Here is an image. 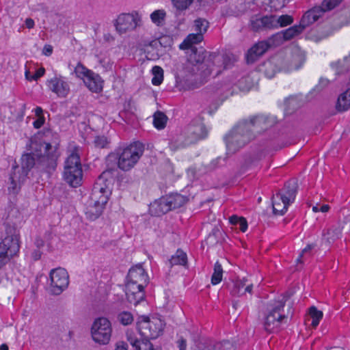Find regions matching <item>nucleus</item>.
<instances>
[{"instance_id":"nucleus-1","label":"nucleus","mask_w":350,"mask_h":350,"mask_svg":"<svg viewBox=\"0 0 350 350\" xmlns=\"http://www.w3.org/2000/svg\"><path fill=\"white\" fill-rule=\"evenodd\" d=\"M206 53L204 51H198L197 48H192L187 58L179 59L176 63V77L189 80L193 77L199 76L200 79H204L209 76L219 75L226 68L223 55L210 53L206 56Z\"/></svg>"},{"instance_id":"nucleus-2","label":"nucleus","mask_w":350,"mask_h":350,"mask_svg":"<svg viewBox=\"0 0 350 350\" xmlns=\"http://www.w3.org/2000/svg\"><path fill=\"white\" fill-rule=\"evenodd\" d=\"M109 193V189L104 184L102 175L99 176L93 187L90 197V204L85 211L87 218L95 220L101 215L104 206L108 201Z\"/></svg>"},{"instance_id":"nucleus-3","label":"nucleus","mask_w":350,"mask_h":350,"mask_svg":"<svg viewBox=\"0 0 350 350\" xmlns=\"http://www.w3.org/2000/svg\"><path fill=\"white\" fill-rule=\"evenodd\" d=\"M255 137L247 120L239 122L224 137L228 154H234Z\"/></svg>"},{"instance_id":"nucleus-4","label":"nucleus","mask_w":350,"mask_h":350,"mask_svg":"<svg viewBox=\"0 0 350 350\" xmlns=\"http://www.w3.org/2000/svg\"><path fill=\"white\" fill-rule=\"evenodd\" d=\"M284 298L270 304L263 322V327L267 332H277L283 323H286L288 317L284 314Z\"/></svg>"},{"instance_id":"nucleus-5","label":"nucleus","mask_w":350,"mask_h":350,"mask_svg":"<svg viewBox=\"0 0 350 350\" xmlns=\"http://www.w3.org/2000/svg\"><path fill=\"white\" fill-rule=\"evenodd\" d=\"M206 135L207 131L202 123L193 122L185 127L183 134H180L172 138L170 146L174 150L183 148L204 138Z\"/></svg>"},{"instance_id":"nucleus-6","label":"nucleus","mask_w":350,"mask_h":350,"mask_svg":"<svg viewBox=\"0 0 350 350\" xmlns=\"http://www.w3.org/2000/svg\"><path fill=\"white\" fill-rule=\"evenodd\" d=\"M63 177L72 187H77L81 183L83 171L77 148L72 150L65 161Z\"/></svg>"},{"instance_id":"nucleus-7","label":"nucleus","mask_w":350,"mask_h":350,"mask_svg":"<svg viewBox=\"0 0 350 350\" xmlns=\"http://www.w3.org/2000/svg\"><path fill=\"white\" fill-rule=\"evenodd\" d=\"M143 152L142 145L137 142L120 149L117 152L118 167L122 171L131 170L137 164Z\"/></svg>"},{"instance_id":"nucleus-8","label":"nucleus","mask_w":350,"mask_h":350,"mask_svg":"<svg viewBox=\"0 0 350 350\" xmlns=\"http://www.w3.org/2000/svg\"><path fill=\"white\" fill-rule=\"evenodd\" d=\"M297 193V187L295 183H287L284 187L272 197L273 213L284 215L288 206L295 201Z\"/></svg>"},{"instance_id":"nucleus-9","label":"nucleus","mask_w":350,"mask_h":350,"mask_svg":"<svg viewBox=\"0 0 350 350\" xmlns=\"http://www.w3.org/2000/svg\"><path fill=\"white\" fill-rule=\"evenodd\" d=\"M91 336L92 340L100 345L109 343L112 327L110 321L105 317H98L94 319L91 326Z\"/></svg>"},{"instance_id":"nucleus-10","label":"nucleus","mask_w":350,"mask_h":350,"mask_svg":"<svg viewBox=\"0 0 350 350\" xmlns=\"http://www.w3.org/2000/svg\"><path fill=\"white\" fill-rule=\"evenodd\" d=\"M164 325L163 321L156 317L150 319L142 316L137 322V329L141 336L150 340L158 338L161 334Z\"/></svg>"},{"instance_id":"nucleus-11","label":"nucleus","mask_w":350,"mask_h":350,"mask_svg":"<svg viewBox=\"0 0 350 350\" xmlns=\"http://www.w3.org/2000/svg\"><path fill=\"white\" fill-rule=\"evenodd\" d=\"M113 25L119 34L126 33L142 25V15L137 11L122 13L114 21Z\"/></svg>"},{"instance_id":"nucleus-12","label":"nucleus","mask_w":350,"mask_h":350,"mask_svg":"<svg viewBox=\"0 0 350 350\" xmlns=\"http://www.w3.org/2000/svg\"><path fill=\"white\" fill-rule=\"evenodd\" d=\"M18 239L16 235L7 236L0 243V269L16 255L20 248Z\"/></svg>"},{"instance_id":"nucleus-13","label":"nucleus","mask_w":350,"mask_h":350,"mask_svg":"<svg viewBox=\"0 0 350 350\" xmlns=\"http://www.w3.org/2000/svg\"><path fill=\"white\" fill-rule=\"evenodd\" d=\"M50 288L53 295H59L68 285V274L66 269L57 268L50 272Z\"/></svg>"},{"instance_id":"nucleus-14","label":"nucleus","mask_w":350,"mask_h":350,"mask_svg":"<svg viewBox=\"0 0 350 350\" xmlns=\"http://www.w3.org/2000/svg\"><path fill=\"white\" fill-rule=\"evenodd\" d=\"M51 148L52 146L50 144H45L44 153L40 154H36L37 167L49 173L55 170L58 157L55 151L50 152Z\"/></svg>"},{"instance_id":"nucleus-15","label":"nucleus","mask_w":350,"mask_h":350,"mask_svg":"<svg viewBox=\"0 0 350 350\" xmlns=\"http://www.w3.org/2000/svg\"><path fill=\"white\" fill-rule=\"evenodd\" d=\"M312 11H307L302 16L299 24L297 25L292 26L284 31H282L284 39L286 40H290L295 38V36L299 35L303 31L306 29V27L312 25L314 22V16H312Z\"/></svg>"},{"instance_id":"nucleus-16","label":"nucleus","mask_w":350,"mask_h":350,"mask_svg":"<svg viewBox=\"0 0 350 350\" xmlns=\"http://www.w3.org/2000/svg\"><path fill=\"white\" fill-rule=\"evenodd\" d=\"M146 286L127 281L126 284V295L128 301L137 306L145 297L144 287Z\"/></svg>"},{"instance_id":"nucleus-17","label":"nucleus","mask_w":350,"mask_h":350,"mask_svg":"<svg viewBox=\"0 0 350 350\" xmlns=\"http://www.w3.org/2000/svg\"><path fill=\"white\" fill-rule=\"evenodd\" d=\"M247 123L250 130L254 134V133H260L272 126L275 124V120L266 116L260 115L250 118Z\"/></svg>"},{"instance_id":"nucleus-18","label":"nucleus","mask_w":350,"mask_h":350,"mask_svg":"<svg viewBox=\"0 0 350 350\" xmlns=\"http://www.w3.org/2000/svg\"><path fill=\"white\" fill-rule=\"evenodd\" d=\"M46 84L49 89L59 97H66L70 92L68 83L62 77H55L48 80Z\"/></svg>"},{"instance_id":"nucleus-19","label":"nucleus","mask_w":350,"mask_h":350,"mask_svg":"<svg viewBox=\"0 0 350 350\" xmlns=\"http://www.w3.org/2000/svg\"><path fill=\"white\" fill-rule=\"evenodd\" d=\"M127 281L146 286L148 283V276L141 265H136L130 269Z\"/></svg>"},{"instance_id":"nucleus-20","label":"nucleus","mask_w":350,"mask_h":350,"mask_svg":"<svg viewBox=\"0 0 350 350\" xmlns=\"http://www.w3.org/2000/svg\"><path fill=\"white\" fill-rule=\"evenodd\" d=\"M342 0H323L321 5L320 6H315L308 11H312V16H314V18L315 21H317L319 18H321L325 12L332 10L337 5H338Z\"/></svg>"},{"instance_id":"nucleus-21","label":"nucleus","mask_w":350,"mask_h":350,"mask_svg":"<svg viewBox=\"0 0 350 350\" xmlns=\"http://www.w3.org/2000/svg\"><path fill=\"white\" fill-rule=\"evenodd\" d=\"M342 234V228L340 225H334L330 228L324 230L322 233V242L329 246L337 239H340Z\"/></svg>"},{"instance_id":"nucleus-22","label":"nucleus","mask_w":350,"mask_h":350,"mask_svg":"<svg viewBox=\"0 0 350 350\" xmlns=\"http://www.w3.org/2000/svg\"><path fill=\"white\" fill-rule=\"evenodd\" d=\"M269 44L267 42H259L254 45L247 53V63L254 62L259 57L262 55L269 49Z\"/></svg>"},{"instance_id":"nucleus-23","label":"nucleus","mask_w":350,"mask_h":350,"mask_svg":"<svg viewBox=\"0 0 350 350\" xmlns=\"http://www.w3.org/2000/svg\"><path fill=\"white\" fill-rule=\"evenodd\" d=\"M170 211L165 196L155 200L151 203L149 207V211L153 216H161Z\"/></svg>"},{"instance_id":"nucleus-24","label":"nucleus","mask_w":350,"mask_h":350,"mask_svg":"<svg viewBox=\"0 0 350 350\" xmlns=\"http://www.w3.org/2000/svg\"><path fill=\"white\" fill-rule=\"evenodd\" d=\"M83 82L86 87L92 92L98 93L103 90V81L100 77L93 71L84 79Z\"/></svg>"},{"instance_id":"nucleus-25","label":"nucleus","mask_w":350,"mask_h":350,"mask_svg":"<svg viewBox=\"0 0 350 350\" xmlns=\"http://www.w3.org/2000/svg\"><path fill=\"white\" fill-rule=\"evenodd\" d=\"M306 59L305 53L299 49H295L292 53V57L290 60V64L286 67L282 68L286 70H292L299 69Z\"/></svg>"},{"instance_id":"nucleus-26","label":"nucleus","mask_w":350,"mask_h":350,"mask_svg":"<svg viewBox=\"0 0 350 350\" xmlns=\"http://www.w3.org/2000/svg\"><path fill=\"white\" fill-rule=\"evenodd\" d=\"M247 280H237L233 282L230 293L234 296H241L245 293H251L253 288L252 284H246Z\"/></svg>"},{"instance_id":"nucleus-27","label":"nucleus","mask_w":350,"mask_h":350,"mask_svg":"<svg viewBox=\"0 0 350 350\" xmlns=\"http://www.w3.org/2000/svg\"><path fill=\"white\" fill-rule=\"evenodd\" d=\"M279 62V57H273L271 59L265 62L262 65H260L259 69L267 77L272 78L279 70V68L277 66V64Z\"/></svg>"},{"instance_id":"nucleus-28","label":"nucleus","mask_w":350,"mask_h":350,"mask_svg":"<svg viewBox=\"0 0 350 350\" xmlns=\"http://www.w3.org/2000/svg\"><path fill=\"white\" fill-rule=\"evenodd\" d=\"M251 27L254 31H258L271 29V16H265L260 18H252Z\"/></svg>"},{"instance_id":"nucleus-29","label":"nucleus","mask_w":350,"mask_h":350,"mask_svg":"<svg viewBox=\"0 0 350 350\" xmlns=\"http://www.w3.org/2000/svg\"><path fill=\"white\" fill-rule=\"evenodd\" d=\"M170 211L183 206L188 201L187 197L179 193H171L165 196Z\"/></svg>"},{"instance_id":"nucleus-30","label":"nucleus","mask_w":350,"mask_h":350,"mask_svg":"<svg viewBox=\"0 0 350 350\" xmlns=\"http://www.w3.org/2000/svg\"><path fill=\"white\" fill-rule=\"evenodd\" d=\"M204 39V36L201 33H190L187 38L184 40L183 43L180 44V48L181 49H190V52H191V49L196 48L193 46V44H197L201 42Z\"/></svg>"},{"instance_id":"nucleus-31","label":"nucleus","mask_w":350,"mask_h":350,"mask_svg":"<svg viewBox=\"0 0 350 350\" xmlns=\"http://www.w3.org/2000/svg\"><path fill=\"white\" fill-rule=\"evenodd\" d=\"M22 172L25 176L34 165L37 167L36 154H25L21 158Z\"/></svg>"},{"instance_id":"nucleus-32","label":"nucleus","mask_w":350,"mask_h":350,"mask_svg":"<svg viewBox=\"0 0 350 350\" xmlns=\"http://www.w3.org/2000/svg\"><path fill=\"white\" fill-rule=\"evenodd\" d=\"M271 20V29H276L279 27H283L293 23V18L288 14L277 16L275 15H270Z\"/></svg>"},{"instance_id":"nucleus-33","label":"nucleus","mask_w":350,"mask_h":350,"mask_svg":"<svg viewBox=\"0 0 350 350\" xmlns=\"http://www.w3.org/2000/svg\"><path fill=\"white\" fill-rule=\"evenodd\" d=\"M170 267L174 265H181L186 267L187 265V254L182 250H178L176 253L172 256L169 260Z\"/></svg>"},{"instance_id":"nucleus-34","label":"nucleus","mask_w":350,"mask_h":350,"mask_svg":"<svg viewBox=\"0 0 350 350\" xmlns=\"http://www.w3.org/2000/svg\"><path fill=\"white\" fill-rule=\"evenodd\" d=\"M336 107L339 111H346L350 108V88L342 93L338 98Z\"/></svg>"},{"instance_id":"nucleus-35","label":"nucleus","mask_w":350,"mask_h":350,"mask_svg":"<svg viewBox=\"0 0 350 350\" xmlns=\"http://www.w3.org/2000/svg\"><path fill=\"white\" fill-rule=\"evenodd\" d=\"M332 66L335 69L337 74H342L350 70V54L341 60L332 63Z\"/></svg>"},{"instance_id":"nucleus-36","label":"nucleus","mask_w":350,"mask_h":350,"mask_svg":"<svg viewBox=\"0 0 350 350\" xmlns=\"http://www.w3.org/2000/svg\"><path fill=\"white\" fill-rule=\"evenodd\" d=\"M167 116L160 111H156L153 115V124L159 130L163 129L167 124Z\"/></svg>"},{"instance_id":"nucleus-37","label":"nucleus","mask_w":350,"mask_h":350,"mask_svg":"<svg viewBox=\"0 0 350 350\" xmlns=\"http://www.w3.org/2000/svg\"><path fill=\"white\" fill-rule=\"evenodd\" d=\"M150 17L154 25L160 27L165 23L166 12L164 10H157L151 13Z\"/></svg>"},{"instance_id":"nucleus-38","label":"nucleus","mask_w":350,"mask_h":350,"mask_svg":"<svg viewBox=\"0 0 350 350\" xmlns=\"http://www.w3.org/2000/svg\"><path fill=\"white\" fill-rule=\"evenodd\" d=\"M223 269L221 265L217 261L214 265L213 273L211 276V284L216 285L222 280Z\"/></svg>"},{"instance_id":"nucleus-39","label":"nucleus","mask_w":350,"mask_h":350,"mask_svg":"<svg viewBox=\"0 0 350 350\" xmlns=\"http://www.w3.org/2000/svg\"><path fill=\"white\" fill-rule=\"evenodd\" d=\"M209 27V23L208 21L204 18H199L194 21V25L193 27V31L196 33H201L202 36L206 32Z\"/></svg>"},{"instance_id":"nucleus-40","label":"nucleus","mask_w":350,"mask_h":350,"mask_svg":"<svg viewBox=\"0 0 350 350\" xmlns=\"http://www.w3.org/2000/svg\"><path fill=\"white\" fill-rule=\"evenodd\" d=\"M152 83L154 85H159L163 81V70L160 66H154L152 68Z\"/></svg>"},{"instance_id":"nucleus-41","label":"nucleus","mask_w":350,"mask_h":350,"mask_svg":"<svg viewBox=\"0 0 350 350\" xmlns=\"http://www.w3.org/2000/svg\"><path fill=\"white\" fill-rule=\"evenodd\" d=\"M309 314L312 319L311 325L315 328L323 318V312L317 310L316 307L312 306L309 309Z\"/></svg>"},{"instance_id":"nucleus-42","label":"nucleus","mask_w":350,"mask_h":350,"mask_svg":"<svg viewBox=\"0 0 350 350\" xmlns=\"http://www.w3.org/2000/svg\"><path fill=\"white\" fill-rule=\"evenodd\" d=\"M92 71V70L87 68L81 62H78L75 68L74 73L77 78H79L83 81L84 79L86 78L89 74H91Z\"/></svg>"},{"instance_id":"nucleus-43","label":"nucleus","mask_w":350,"mask_h":350,"mask_svg":"<svg viewBox=\"0 0 350 350\" xmlns=\"http://www.w3.org/2000/svg\"><path fill=\"white\" fill-rule=\"evenodd\" d=\"M229 345L228 342H218L214 345L209 344L200 346L198 350H228L227 346H229Z\"/></svg>"},{"instance_id":"nucleus-44","label":"nucleus","mask_w":350,"mask_h":350,"mask_svg":"<svg viewBox=\"0 0 350 350\" xmlns=\"http://www.w3.org/2000/svg\"><path fill=\"white\" fill-rule=\"evenodd\" d=\"M284 41H286V39H284V33L282 31L278 32L275 34L273 35L269 39V42H267L269 44V46L271 45H280L282 44Z\"/></svg>"},{"instance_id":"nucleus-45","label":"nucleus","mask_w":350,"mask_h":350,"mask_svg":"<svg viewBox=\"0 0 350 350\" xmlns=\"http://www.w3.org/2000/svg\"><path fill=\"white\" fill-rule=\"evenodd\" d=\"M118 319L124 325H129L133 321V314L129 312H122L120 313Z\"/></svg>"},{"instance_id":"nucleus-46","label":"nucleus","mask_w":350,"mask_h":350,"mask_svg":"<svg viewBox=\"0 0 350 350\" xmlns=\"http://www.w3.org/2000/svg\"><path fill=\"white\" fill-rule=\"evenodd\" d=\"M135 348V350H154L153 345L150 342V339L145 338L140 340Z\"/></svg>"},{"instance_id":"nucleus-47","label":"nucleus","mask_w":350,"mask_h":350,"mask_svg":"<svg viewBox=\"0 0 350 350\" xmlns=\"http://www.w3.org/2000/svg\"><path fill=\"white\" fill-rule=\"evenodd\" d=\"M16 174L14 173L13 175L12 174L10 177V185L8 187V190L10 192L16 193L18 192L19 189L18 183L21 181L19 179L18 181L16 180Z\"/></svg>"},{"instance_id":"nucleus-48","label":"nucleus","mask_w":350,"mask_h":350,"mask_svg":"<svg viewBox=\"0 0 350 350\" xmlns=\"http://www.w3.org/2000/svg\"><path fill=\"white\" fill-rule=\"evenodd\" d=\"M175 7L180 10H186L192 3L193 0H172Z\"/></svg>"},{"instance_id":"nucleus-49","label":"nucleus","mask_w":350,"mask_h":350,"mask_svg":"<svg viewBox=\"0 0 350 350\" xmlns=\"http://www.w3.org/2000/svg\"><path fill=\"white\" fill-rule=\"evenodd\" d=\"M44 72H45L44 68H40L39 69H38L36 70V73L34 75H33V76L31 78H29L28 76L29 71H26L25 72V77L29 81H32V80L36 81L38 79H39L40 77L43 76L44 75Z\"/></svg>"},{"instance_id":"nucleus-50","label":"nucleus","mask_w":350,"mask_h":350,"mask_svg":"<svg viewBox=\"0 0 350 350\" xmlns=\"http://www.w3.org/2000/svg\"><path fill=\"white\" fill-rule=\"evenodd\" d=\"M94 144L98 148H105L108 144V140L105 136H97L94 139Z\"/></svg>"},{"instance_id":"nucleus-51","label":"nucleus","mask_w":350,"mask_h":350,"mask_svg":"<svg viewBox=\"0 0 350 350\" xmlns=\"http://www.w3.org/2000/svg\"><path fill=\"white\" fill-rule=\"evenodd\" d=\"M288 0H270V4L275 10H279L285 6Z\"/></svg>"},{"instance_id":"nucleus-52","label":"nucleus","mask_w":350,"mask_h":350,"mask_svg":"<svg viewBox=\"0 0 350 350\" xmlns=\"http://www.w3.org/2000/svg\"><path fill=\"white\" fill-rule=\"evenodd\" d=\"M329 206L327 204H323V205H319L316 204L312 207V210L314 212H322V213H326L329 211Z\"/></svg>"},{"instance_id":"nucleus-53","label":"nucleus","mask_w":350,"mask_h":350,"mask_svg":"<svg viewBox=\"0 0 350 350\" xmlns=\"http://www.w3.org/2000/svg\"><path fill=\"white\" fill-rule=\"evenodd\" d=\"M44 117H38L33 123L34 128L40 129L44 123Z\"/></svg>"},{"instance_id":"nucleus-54","label":"nucleus","mask_w":350,"mask_h":350,"mask_svg":"<svg viewBox=\"0 0 350 350\" xmlns=\"http://www.w3.org/2000/svg\"><path fill=\"white\" fill-rule=\"evenodd\" d=\"M237 225L239 226L240 230L243 232H245L247 229V222L244 217L241 219Z\"/></svg>"},{"instance_id":"nucleus-55","label":"nucleus","mask_w":350,"mask_h":350,"mask_svg":"<svg viewBox=\"0 0 350 350\" xmlns=\"http://www.w3.org/2000/svg\"><path fill=\"white\" fill-rule=\"evenodd\" d=\"M126 338L130 344L134 347L137 345L138 342L139 341V340L135 338L130 333L126 334Z\"/></svg>"},{"instance_id":"nucleus-56","label":"nucleus","mask_w":350,"mask_h":350,"mask_svg":"<svg viewBox=\"0 0 350 350\" xmlns=\"http://www.w3.org/2000/svg\"><path fill=\"white\" fill-rule=\"evenodd\" d=\"M115 350H128V345L124 341H119L116 345Z\"/></svg>"},{"instance_id":"nucleus-57","label":"nucleus","mask_w":350,"mask_h":350,"mask_svg":"<svg viewBox=\"0 0 350 350\" xmlns=\"http://www.w3.org/2000/svg\"><path fill=\"white\" fill-rule=\"evenodd\" d=\"M53 53V46L49 44L44 45L42 53L46 56H50Z\"/></svg>"},{"instance_id":"nucleus-58","label":"nucleus","mask_w":350,"mask_h":350,"mask_svg":"<svg viewBox=\"0 0 350 350\" xmlns=\"http://www.w3.org/2000/svg\"><path fill=\"white\" fill-rule=\"evenodd\" d=\"M243 217H238L237 215H232L230 217V222L233 225H237L239 222L241 220Z\"/></svg>"},{"instance_id":"nucleus-59","label":"nucleus","mask_w":350,"mask_h":350,"mask_svg":"<svg viewBox=\"0 0 350 350\" xmlns=\"http://www.w3.org/2000/svg\"><path fill=\"white\" fill-rule=\"evenodd\" d=\"M178 347L180 350H185L187 347L186 340L183 338L180 339L178 341Z\"/></svg>"},{"instance_id":"nucleus-60","label":"nucleus","mask_w":350,"mask_h":350,"mask_svg":"<svg viewBox=\"0 0 350 350\" xmlns=\"http://www.w3.org/2000/svg\"><path fill=\"white\" fill-rule=\"evenodd\" d=\"M312 247H312V245H308L306 247H305V248L302 250V252H301V253L300 254V256H299V258L297 259V262H301V257H302L303 254H304V253H306V252H307L310 251V250H312Z\"/></svg>"},{"instance_id":"nucleus-61","label":"nucleus","mask_w":350,"mask_h":350,"mask_svg":"<svg viewBox=\"0 0 350 350\" xmlns=\"http://www.w3.org/2000/svg\"><path fill=\"white\" fill-rule=\"evenodd\" d=\"M25 25L28 29H32L34 27V21L33 19L28 18L25 20Z\"/></svg>"},{"instance_id":"nucleus-62","label":"nucleus","mask_w":350,"mask_h":350,"mask_svg":"<svg viewBox=\"0 0 350 350\" xmlns=\"http://www.w3.org/2000/svg\"><path fill=\"white\" fill-rule=\"evenodd\" d=\"M31 255L34 260H38L41 257V252H40V250H35L32 252Z\"/></svg>"},{"instance_id":"nucleus-63","label":"nucleus","mask_w":350,"mask_h":350,"mask_svg":"<svg viewBox=\"0 0 350 350\" xmlns=\"http://www.w3.org/2000/svg\"><path fill=\"white\" fill-rule=\"evenodd\" d=\"M34 112H35V114L36 116L38 118V117H44V115H43V110L40 107H37L35 109H34Z\"/></svg>"},{"instance_id":"nucleus-64","label":"nucleus","mask_w":350,"mask_h":350,"mask_svg":"<svg viewBox=\"0 0 350 350\" xmlns=\"http://www.w3.org/2000/svg\"><path fill=\"white\" fill-rule=\"evenodd\" d=\"M0 350H8V347L6 344H2L0 347Z\"/></svg>"}]
</instances>
